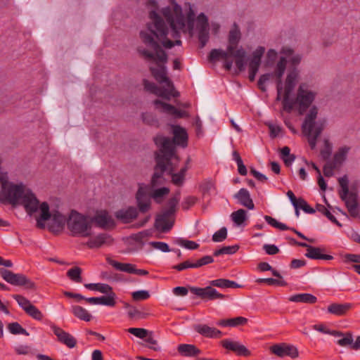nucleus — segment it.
<instances>
[{
	"label": "nucleus",
	"mask_w": 360,
	"mask_h": 360,
	"mask_svg": "<svg viewBox=\"0 0 360 360\" xmlns=\"http://www.w3.org/2000/svg\"><path fill=\"white\" fill-rule=\"evenodd\" d=\"M176 349L182 356L196 357L202 353L198 347L192 344H180Z\"/></svg>",
	"instance_id": "cd10ccee"
},
{
	"label": "nucleus",
	"mask_w": 360,
	"mask_h": 360,
	"mask_svg": "<svg viewBox=\"0 0 360 360\" xmlns=\"http://www.w3.org/2000/svg\"><path fill=\"white\" fill-rule=\"evenodd\" d=\"M349 147L343 146L338 149L334 154L333 160L332 161L335 165H341L347 158V155L349 150Z\"/></svg>",
	"instance_id": "c03bdc74"
},
{
	"label": "nucleus",
	"mask_w": 360,
	"mask_h": 360,
	"mask_svg": "<svg viewBox=\"0 0 360 360\" xmlns=\"http://www.w3.org/2000/svg\"><path fill=\"white\" fill-rule=\"evenodd\" d=\"M229 56H233L235 58V64L239 72H243L245 70V58L246 56V53L242 48L237 49L232 53H229Z\"/></svg>",
	"instance_id": "f704fd0d"
},
{
	"label": "nucleus",
	"mask_w": 360,
	"mask_h": 360,
	"mask_svg": "<svg viewBox=\"0 0 360 360\" xmlns=\"http://www.w3.org/2000/svg\"><path fill=\"white\" fill-rule=\"evenodd\" d=\"M314 328L325 334H329L335 337L343 336L344 333L339 330H330L323 324L315 325Z\"/></svg>",
	"instance_id": "4d7b16f0"
},
{
	"label": "nucleus",
	"mask_w": 360,
	"mask_h": 360,
	"mask_svg": "<svg viewBox=\"0 0 360 360\" xmlns=\"http://www.w3.org/2000/svg\"><path fill=\"white\" fill-rule=\"evenodd\" d=\"M281 157L286 167H290L295 159L294 154H290V149L288 146H284L281 149Z\"/></svg>",
	"instance_id": "a18cd8bd"
},
{
	"label": "nucleus",
	"mask_w": 360,
	"mask_h": 360,
	"mask_svg": "<svg viewBox=\"0 0 360 360\" xmlns=\"http://www.w3.org/2000/svg\"><path fill=\"white\" fill-rule=\"evenodd\" d=\"M354 304L333 302L328 306L327 311L337 316H344L353 308Z\"/></svg>",
	"instance_id": "aec40b11"
},
{
	"label": "nucleus",
	"mask_w": 360,
	"mask_h": 360,
	"mask_svg": "<svg viewBox=\"0 0 360 360\" xmlns=\"http://www.w3.org/2000/svg\"><path fill=\"white\" fill-rule=\"evenodd\" d=\"M170 129L172 138L159 136V168L162 170L165 169V166L170 160L180 162L177 147L186 148L188 146V134L184 127L179 124H171Z\"/></svg>",
	"instance_id": "7ed1b4c3"
},
{
	"label": "nucleus",
	"mask_w": 360,
	"mask_h": 360,
	"mask_svg": "<svg viewBox=\"0 0 360 360\" xmlns=\"http://www.w3.org/2000/svg\"><path fill=\"white\" fill-rule=\"evenodd\" d=\"M316 97L313 91L305 90L300 85L297 90L296 101L299 103V113L302 115L310 107Z\"/></svg>",
	"instance_id": "9b49d317"
},
{
	"label": "nucleus",
	"mask_w": 360,
	"mask_h": 360,
	"mask_svg": "<svg viewBox=\"0 0 360 360\" xmlns=\"http://www.w3.org/2000/svg\"><path fill=\"white\" fill-rule=\"evenodd\" d=\"M240 247L238 245H234L231 246H224L221 248L219 250H216L213 255L215 257H218L221 255H233L236 253Z\"/></svg>",
	"instance_id": "8fccbe9b"
},
{
	"label": "nucleus",
	"mask_w": 360,
	"mask_h": 360,
	"mask_svg": "<svg viewBox=\"0 0 360 360\" xmlns=\"http://www.w3.org/2000/svg\"><path fill=\"white\" fill-rule=\"evenodd\" d=\"M323 251L324 249L311 246L307 249L305 256L311 259L332 260L333 259L332 255L323 253Z\"/></svg>",
	"instance_id": "c756f323"
},
{
	"label": "nucleus",
	"mask_w": 360,
	"mask_h": 360,
	"mask_svg": "<svg viewBox=\"0 0 360 360\" xmlns=\"http://www.w3.org/2000/svg\"><path fill=\"white\" fill-rule=\"evenodd\" d=\"M67 226L73 237H89L92 234L90 218L72 210L67 220Z\"/></svg>",
	"instance_id": "6e6552de"
},
{
	"label": "nucleus",
	"mask_w": 360,
	"mask_h": 360,
	"mask_svg": "<svg viewBox=\"0 0 360 360\" xmlns=\"http://www.w3.org/2000/svg\"><path fill=\"white\" fill-rule=\"evenodd\" d=\"M199 48L202 49L209 41V29L198 30Z\"/></svg>",
	"instance_id": "680f3d73"
},
{
	"label": "nucleus",
	"mask_w": 360,
	"mask_h": 360,
	"mask_svg": "<svg viewBox=\"0 0 360 360\" xmlns=\"http://www.w3.org/2000/svg\"><path fill=\"white\" fill-rule=\"evenodd\" d=\"M194 330L201 335L209 338H219L222 336L221 331L205 324L196 325Z\"/></svg>",
	"instance_id": "b1692460"
},
{
	"label": "nucleus",
	"mask_w": 360,
	"mask_h": 360,
	"mask_svg": "<svg viewBox=\"0 0 360 360\" xmlns=\"http://www.w3.org/2000/svg\"><path fill=\"white\" fill-rule=\"evenodd\" d=\"M339 184L341 187L340 191V197L341 199H345L349 195V181L347 176H344L338 179Z\"/></svg>",
	"instance_id": "603ef678"
},
{
	"label": "nucleus",
	"mask_w": 360,
	"mask_h": 360,
	"mask_svg": "<svg viewBox=\"0 0 360 360\" xmlns=\"http://www.w3.org/2000/svg\"><path fill=\"white\" fill-rule=\"evenodd\" d=\"M227 237V229L226 227L221 228L219 231H216L212 236V240L214 242H222Z\"/></svg>",
	"instance_id": "774afa93"
},
{
	"label": "nucleus",
	"mask_w": 360,
	"mask_h": 360,
	"mask_svg": "<svg viewBox=\"0 0 360 360\" xmlns=\"http://www.w3.org/2000/svg\"><path fill=\"white\" fill-rule=\"evenodd\" d=\"M232 221L237 225H242L246 220V211L243 209H239L236 212H233L231 215Z\"/></svg>",
	"instance_id": "de8ad7c7"
},
{
	"label": "nucleus",
	"mask_w": 360,
	"mask_h": 360,
	"mask_svg": "<svg viewBox=\"0 0 360 360\" xmlns=\"http://www.w3.org/2000/svg\"><path fill=\"white\" fill-rule=\"evenodd\" d=\"M270 350L279 357L290 356L292 359H295L299 356V352L296 347L284 342L272 345Z\"/></svg>",
	"instance_id": "f8f14e48"
},
{
	"label": "nucleus",
	"mask_w": 360,
	"mask_h": 360,
	"mask_svg": "<svg viewBox=\"0 0 360 360\" xmlns=\"http://www.w3.org/2000/svg\"><path fill=\"white\" fill-rule=\"evenodd\" d=\"M159 108H161L163 112L176 118H184L189 116L188 112L179 110L173 105L161 101H159Z\"/></svg>",
	"instance_id": "393cba45"
},
{
	"label": "nucleus",
	"mask_w": 360,
	"mask_h": 360,
	"mask_svg": "<svg viewBox=\"0 0 360 360\" xmlns=\"http://www.w3.org/2000/svg\"><path fill=\"white\" fill-rule=\"evenodd\" d=\"M154 159L155 165L154 166V173L152 176L151 184L149 185L140 184L136 193V201L139 209L141 212H147L150 207V200L153 198L158 200V150L154 151Z\"/></svg>",
	"instance_id": "20e7f679"
},
{
	"label": "nucleus",
	"mask_w": 360,
	"mask_h": 360,
	"mask_svg": "<svg viewBox=\"0 0 360 360\" xmlns=\"http://www.w3.org/2000/svg\"><path fill=\"white\" fill-rule=\"evenodd\" d=\"M288 300L293 302H302L306 304H315L317 302V297L310 293H300L291 295Z\"/></svg>",
	"instance_id": "72a5a7b5"
},
{
	"label": "nucleus",
	"mask_w": 360,
	"mask_h": 360,
	"mask_svg": "<svg viewBox=\"0 0 360 360\" xmlns=\"http://www.w3.org/2000/svg\"><path fill=\"white\" fill-rule=\"evenodd\" d=\"M345 202L346 207L347 208L348 212L352 217H356L358 216V202L356 197L351 193L349 196L345 199H342Z\"/></svg>",
	"instance_id": "c9c22d12"
},
{
	"label": "nucleus",
	"mask_w": 360,
	"mask_h": 360,
	"mask_svg": "<svg viewBox=\"0 0 360 360\" xmlns=\"http://www.w3.org/2000/svg\"><path fill=\"white\" fill-rule=\"evenodd\" d=\"M13 299L18 302L20 307L25 311L32 304L26 297L20 295H13Z\"/></svg>",
	"instance_id": "052dcab7"
},
{
	"label": "nucleus",
	"mask_w": 360,
	"mask_h": 360,
	"mask_svg": "<svg viewBox=\"0 0 360 360\" xmlns=\"http://www.w3.org/2000/svg\"><path fill=\"white\" fill-rule=\"evenodd\" d=\"M9 332L13 335L22 334L26 336L29 335V333L23 328L18 322H13L8 325Z\"/></svg>",
	"instance_id": "3c124183"
},
{
	"label": "nucleus",
	"mask_w": 360,
	"mask_h": 360,
	"mask_svg": "<svg viewBox=\"0 0 360 360\" xmlns=\"http://www.w3.org/2000/svg\"><path fill=\"white\" fill-rule=\"evenodd\" d=\"M91 223L94 221L96 225L103 229L113 228L115 225L112 217L105 210H101L90 219Z\"/></svg>",
	"instance_id": "f3484780"
},
{
	"label": "nucleus",
	"mask_w": 360,
	"mask_h": 360,
	"mask_svg": "<svg viewBox=\"0 0 360 360\" xmlns=\"http://www.w3.org/2000/svg\"><path fill=\"white\" fill-rule=\"evenodd\" d=\"M229 56V53L227 50L226 51H224L220 49H214L210 52L207 60L210 63H214L221 58H226Z\"/></svg>",
	"instance_id": "37998d69"
},
{
	"label": "nucleus",
	"mask_w": 360,
	"mask_h": 360,
	"mask_svg": "<svg viewBox=\"0 0 360 360\" xmlns=\"http://www.w3.org/2000/svg\"><path fill=\"white\" fill-rule=\"evenodd\" d=\"M195 14L189 4V8L186 14V20H187V30L188 32H191L194 28V22H195Z\"/></svg>",
	"instance_id": "13d9d810"
},
{
	"label": "nucleus",
	"mask_w": 360,
	"mask_h": 360,
	"mask_svg": "<svg viewBox=\"0 0 360 360\" xmlns=\"http://www.w3.org/2000/svg\"><path fill=\"white\" fill-rule=\"evenodd\" d=\"M127 331L141 339H144L149 334V330L141 328H129Z\"/></svg>",
	"instance_id": "e2e57ef3"
},
{
	"label": "nucleus",
	"mask_w": 360,
	"mask_h": 360,
	"mask_svg": "<svg viewBox=\"0 0 360 360\" xmlns=\"http://www.w3.org/2000/svg\"><path fill=\"white\" fill-rule=\"evenodd\" d=\"M173 6V10L169 6L162 9L161 13L165 18L171 28V37L180 38V32H186V19L182 13L181 7L176 4L175 0H169Z\"/></svg>",
	"instance_id": "0eeeda50"
},
{
	"label": "nucleus",
	"mask_w": 360,
	"mask_h": 360,
	"mask_svg": "<svg viewBox=\"0 0 360 360\" xmlns=\"http://www.w3.org/2000/svg\"><path fill=\"white\" fill-rule=\"evenodd\" d=\"M138 212L135 207H129L126 210H120L115 212L117 219L124 223H129L137 217Z\"/></svg>",
	"instance_id": "c85d7f7f"
},
{
	"label": "nucleus",
	"mask_w": 360,
	"mask_h": 360,
	"mask_svg": "<svg viewBox=\"0 0 360 360\" xmlns=\"http://www.w3.org/2000/svg\"><path fill=\"white\" fill-rule=\"evenodd\" d=\"M287 65V59L285 57H281L279 60L278 61L276 68L272 73V75L275 76L278 81L277 85V99H280V96L283 90L282 86H281V78L285 72Z\"/></svg>",
	"instance_id": "4be33fe9"
},
{
	"label": "nucleus",
	"mask_w": 360,
	"mask_h": 360,
	"mask_svg": "<svg viewBox=\"0 0 360 360\" xmlns=\"http://www.w3.org/2000/svg\"><path fill=\"white\" fill-rule=\"evenodd\" d=\"M248 323V319L243 316H237L232 319H221L218 325L224 327H236L245 325Z\"/></svg>",
	"instance_id": "e433bc0d"
},
{
	"label": "nucleus",
	"mask_w": 360,
	"mask_h": 360,
	"mask_svg": "<svg viewBox=\"0 0 360 360\" xmlns=\"http://www.w3.org/2000/svg\"><path fill=\"white\" fill-rule=\"evenodd\" d=\"M221 345L224 348L236 353L238 356L248 357L251 355V352L245 346L237 341L224 339L221 341Z\"/></svg>",
	"instance_id": "dca6fc26"
},
{
	"label": "nucleus",
	"mask_w": 360,
	"mask_h": 360,
	"mask_svg": "<svg viewBox=\"0 0 360 360\" xmlns=\"http://www.w3.org/2000/svg\"><path fill=\"white\" fill-rule=\"evenodd\" d=\"M146 6L148 8H151L149 12V18L151 22L147 23L146 30L140 32V37L143 42L151 51L139 49V52L148 61L153 62L154 66H150V70L153 77L158 80V4L155 0H148Z\"/></svg>",
	"instance_id": "f03ea898"
},
{
	"label": "nucleus",
	"mask_w": 360,
	"mask_h": 360,
	"mask_svg": "<svg viewBox=\"0 0 360 360\" xmlns=\"http://www.w3.org/2000/svg\"><path fill=\"white\" fill-rule=\"evenodd\" d=\"M82 269L78 266H75L72 269H70L67 271V276L75 283H81L82 281Z\"/></svg>",
	"instance_id": "09e8293b"
},
{
	"label": "nucleus",
	"mask_w": 360,
	"mask_h": 360,
	"mask_svg": "<svg viewBox=\"0 0 360 360\" xmlns=\"http://www.w3.org/2000/svg\"><path fill=\"white\" fill-rule=\"evenodd\" d=\"M264 219L269 225L272 226L273 227L277 228L281 231L290 229V227H288L286 224L278 221L276 219H275L271 216L265 215Z\"/></svg>",
	"instance_id": "6e6d98bb"
},
{
	"label": "nucleus",
	"mask_w": 360,
	"mask_h": 360,
	"mask_svg": "<svg viewBox=\"0 0 360 360\" xmlns=\"http://www.w3.org/2000/svg\"><path fill=\"white\" fill-rule=\"evenodd\" d=\"M241 39V32L238 25L234 22L232 28L229 31L228 41L229 45L227 46V51L229 53H232L237 50V46Z\"/></svg>",
	"instance_id": "412c9836"
},
{
	"label": "nucleus",
	"mask_w": 360,
	"mask_h": 360,
	"mask_svg": "<svg viewBox=\"0 0 360 360\" xmlns=\"http://www.w3.org/2000/svg\"><path fill=\"white\" fill-rule=\"evenodd\" d=\"M318 114V108L316 106H312L309 110V114L306 116L302 126V131L303 134H310L312 132L315 126V120Z\"/></svg>",
	"instance_id": "5701e85b"
},
{
	"label": "nucleus",
	"mask_w": 360,
	"mask_h": 360,
	"mask_svg": "<svg viewBox=\"0 0 360 360\" xmlns=\"http://www.w3.org/2000/svg\"><path fill=\"white\" fill-rule=\"evenodd\" d=\"M108 296L100 297H88L85 299L86 302L91 304H103L105 306L114 307L115 302V293L114 292L106 293Z\"/></svg>",
	"instance_id": "a878e982"
},
{
	"label": "nucleus",
	"mask_w": 360,
	"mask_h": 360,
	"mask_svg": "<svg viewBox=\"0 0 360 360\" xmlns=\"http://www.w3.org/2000/svg\"><path fill=\"white\" fill-rule=\"evenodd\" d=\"M0 183L1 185V202H8L14 206L18 204L22 205L30 215L38 210L39 201L32 191L23 184L8 185V176L4 174H0Z\"/></svg>",
	"instance_id": "f257e3e1"
},
{
	"label": "nucleus",
	"mask_w": 360,
	"mask_h": 360,
	"mask_svg": "<svg viewBox=\"0 0 360 360\" xmlns=\"http://www.w3.org/2000/svg\"><path fill=\"white\" fill-rule=\"evenodd\" d=\"M175 243L188 250H196L199 248V244L193 240H188L182 238H176Z\"/></svg>",
	"instance_id": "864d4df0"
},
{
	"label": "nucleus",
	"mask_w": 360,
	"mask_h": 360,
	"mask_svg": "<svg viewBox=\"0 0 360 360\" xmlns=\"http://www.w3.org/2000/svg\"><path fill=\"white\" fill-rule=\"evenodd\" d=\"M179 200V193H177L161 205V211L159 212V234L168 233L173 228Z\"/></svg>",
	"instance_id": "423d86ee"
},
{
	"label": "nucleus",
	"mask_w": 360,
	"mask_h": 360,
	"mask_svg": "<svg viewBox=\"0 0 360 360\" xmlns=\"http://www.w3.org/2000/svg\"><path fill=\"white\" fill-rule=\"evenodd\" d=\"M153 226L155 229H148L141 231L134 235V239L141 243H146L147 241V238L152 236L153 233L155 231V229H158V214L154 217Z\"/></svg>",
	"instance_id": "4c0bfd02"
},
{
	"label": "nucleus",
	"mask_w": 360,
	"mask_h": 360,
	"mask_svg": "<svg viewBox=\"0 0 360 360\" xmlns=\"http://www.w3.org/2000/svg\"><path fill=\"white\" fill-rule=\"evenodd\" d=\"M51 221L49 224V229L53 233L60 232L67 223L68 219L60 212L53 210L51 217Z\"/></svg>",
	"instance_id": "a211bd4d"
},
{
	"label": "nucleus",
	"mask_w": 360,
	"mask_h": 360,
	"mask_svg": "<svg viewBox=\"0 0 360 360\" xmlns=\"http://www.w3.org/2000/svg\"><path fill=\"white\" fill-rule=\"evenodd\" d=\"M113 243L112 238L108 233H100L91 238L86 243L88 248H99L103 245H111Z\"/></svg>",
	"instance_id": "6ab92c4d"
},
{
	"label": "nucleus",
	"mask_w": 360,
	"mask_h": 360,
	"mask_svg": "<svg viewBox=\"0 0 360 360\" xmlns=\"http://www.w3.org/2000/svg\"><path fill=\"white\" fill-rule=\"evenodd\" d=\"M131 297L134 301L140 302L148 299L150 294L147 290H138L131 293Z\"/></svg>",
	"instance_id": "338daca9"
},
{
	"label": "nucleus",
	"mask_w": 360,
	"mask_h": 360,
	"mask_svg": "<svg viewBox=\"0 0 360 360\" xmlns=\"http://www.w3.org/2000/svg\"><path fill=\"white\" fill-rule=\"evenodd\" d=\"M51 328L54 335L57 337V340L59 342L70 349L76 347L77 340L72 335L55 324L51 325Z\"/></svg>",
	"instance_id": "ddd939ff"
},
{
	"label": "nucleus",
	"mask_w": 360,
	"mask_h": 360,
	"mask_svg": "<svg viewBox=\"0 0 360 360\" xmlns=\"http://www.w3.org/2000/svg\"><path fill=\"white\" fill-rule=\"evenodd\" d=\"M108 263L117 270L129 274H134V268L136 266L135 264L129 263H121L112 259H109Z\"/></svg>",
	"instance_id": "58836bf2"
},
{
	"label": "nucleus",
	"mask_w": 360,
	"mask_h": 360,
	"mask_svg": "<svg viewBox=\"0 0 360 360\" xmlns=\"http://www.w3.org/2000/svg\"><path fill=\"white\" fill-rule=\"evenodd\" d=\"M179 96L180 93L175 89L173 82L167 76L166 66L159 63V98L170 101L172 98Z\"/></svg>",
	"instance_id": "1a4fd4ad"
},
{
	"label": "nucleus",
	"mask_w": 360,
	"mask_h": 360,
	"mask_svg": "<svg viewBox=\"0 0 360 360\" xmlns=\"http://www.w3.org/2000/svg\"><path fill=\"white\" fill-rule=\"evenodd\" d=\"M210 286L205 288L189 287L190 291L194 295L200 297L202 300H214L217 299H224L227 295L219 293L212 286L221 288H240L242 285L233 281L226 278H218L210 282Z\"/></svg>",
	"instance_id": "39448f33"
},
{
	"label": "nucleus",
	"mask_w": 360,
	"mask_h": 360,
	"mask_svg": "<svg viewBox=\"0 0 360 360\" xmlns=\"http://www.w3.org/2000/svg\"><path fill=\"white\" fill-rule=\"evenodd\" d=\"M72 312L76 317L85 321H90L92 319V316L86 309L78 305L72 307Z\"/></svg>",
	"instance_id": "ea45409f"
},
{
	"label": "nucleus",
	"mask_w": 360,
	"mask_h": 360,
	"mask_svg": "<svg viewBox=\"0 0 360 360\" xmlns=\"http://www.w3.org/2000/svg\"><path fill=\"white\" fill-rule=\"evenodd\" d=\"M265 52L264 46H258L252 53V58L249 63V66H255L259 68L261 59Z\"/></svg>",
	"instance_id": "a19ab883"
},
{
	"label": "nucleus",
	"mask_w": 360,
	"mask_h": 360,
	"mask_svg": "<svg viewBox=\"0 0 360 360\" xmlns=\"http://www.w3.org/2000/svg\"><path fill=\"white\" fill-rule=\"evenodd\" d=\"M179 163V162H176V160H170V162L165 166V169L162 170L161 168H159V179L162 177L164 172H167V174L172 177V183L175 186H181L185 178L179 172H174Z\"/></svg>",
	"instance_id": "2eb2a0df"
},
{
	"label": "nucleus",
	"mask_w": 360,
	"mask_h": 360,
	"mask_svg": "<svg viewBox=\"0 0 360 360\" xmlns=\"http://www.w3.org/2000/svg\"><path fill=\"white\" fill-rule=\"evenodd\" d=\"M256 283H266L269 285H280V286H285L287 285V283L283 280L275 279L273 278H258L256 280Z\"/></svg>",
	"instance_id": "5fc2aeb1"
},
{
	"label": "nucleus",
	"mask_w": 360,
	"mask_h": 360,
	"mask_svg": "<svg viewBox=\"0 0 360 360\" xmlns=\"http://www.w3.org/2000/svg\"><path fill=\"white\" fill-rule=\"evenodd\" d=\"M278 53L276 50L271 49L266 53L265 65L266 66L271 67L274 65L277 59Z\"/></svg>",
	"instance_id": "69168bd1"
},
{
	"label": "nucleus",
	"mask_w": 360,
	"mask_h": 360,
	"mask_svg": "<svg viewBox=\"0 0 360 360\" xmlns=\"http://www.w3.org/2000/svg\"><path fill=\"white\" fill-rule=\"evenodd\" d=\"M298 77V70L297 68H290L285 79V91L286 94H290L295 86V82Z\"/></svg>",
	"instance_id": "473e14b6"
},
{
	"label": "nucleus",
	"mask_w": 360,
	"mask_h": 360,
	"mask_svg": "<svg viewBox=\"0 0 360 360\" xmlns=\"http://www.w3.org/2000/svg\"><path fill=\"white\" fill-rule=\"evenodd\" d=\"M198 202V198L193 195L187 196L184 199L181 204L183 210H188L191 207L194 206Z\"/></svg>",
	"instance_id": "0e129e2a"
},
{
	"label": "nucleus",
	"mask_w": 360,
	"mask_h": 360,
	"mask_svg": "<svg viewBox=\"0 0 360 360\" xmlns=\"http://www.w3.org/2000/svg\"><path fill=\"white\" fill-rule=\"evenodd\" d=\"M234 198L238 200V202L248 208L252 210L255 207V205L252 199L250 197L249 191L246 188H240L235 195Z\"/></svg>",
	"instance_id": "bb28decb"
},
{
	"label": "nucleus",
	"mask_w": 360,
	"mask_h": 360,
	"mask_svg": "<svg viewBox=\"0 0 360 360\" xmlns=\"http://www.w3.org/2000/svg\"><path fill=\"white\" fill-rule=\"evenodd\" d=\"M316 210L326 216L332 223L336 224L339 227H342V224L337 220L333 214L327 210L324 205L316 204Z\"/></svg>",
	"instance_id": "49530a36"
},
{
	"label": "nucleus",
	"mask_w": 360,
	"mask_h": 360,
	"mask_svg": "<svg viewBox=\"0 0 360 360\" xmlns=\"http://www.w3.org/2000/svg\"><path fill=\"white\" fill-rule=\"evenodd\" d=\"M344 338L339 339L337 343L342 347L349 345L350 348L354 350L360 349V335L357 336L354 342H353L352 334L349 332L344 333Z\"/></svg>",
	"instance_id": "7c9ffc66"
},
{
	"label": "nucleus",
	"mask_w": 360,
	"mask_h": 360,
	"mask_svg": "<svg viewBox=\"0 0 360 360\" xmlns=\"http://www.w3.org/2000/svg\"><path fill=\"white\" fill-rule=\"evenodd\" d=\"M39 210L41 214L40 217L37 219V226L39 229H43L45 228L44 221L51 219L52 212H50L49 205L46 202H43L40 205Z\"/></svg>",
	"instance_id": "2f4dec72"
},
{
	"label": "nucleus",
	"mask_w": 360,
	"mask_h": 360,
	"mask_svg": "<svg viewBox=\"0 0 360 360\" xmlns=\"http://www.w3.org/2000/svg\"><path fill=\"white\" fill-rule=\"evenodd\" d=\"M168 27L166 25L163 18L159 15V42L166 49H172L174 45H180L181 41L179 38H175L174 41L167 38L168 34Z\"/></svg>",
	"instance_id": "4468645a"
},
{
	"label": "nucleus",
	"mask_w": 360,
	"mask_h": 360,
	"mask_svg": "<svg viewBox=\"0 0 360 360\" xmlns=\"http://www.w3.org/2000/svg\"><path fill=\"white\" fill-rule=\"evenodd\" d=\"M84 287L89 290H96L101 293L113 292L112 287L106 283H86L84 284Z\"/></svg>",
	"instance_id": "79ce46f5"
},
{
	"label": "nucleus",
	"mask_w": 360,
	"mask_h": 360,
	"mask_svg": "<svg viewBox=\"0 0 360 360\" xmlns=\"http://www.w3.org/2000/svg\"><path fill=\"white\" fill-rule=\"evenodd\" d=\"M26 314L32 318L41 321L43 319V314L34 305L32 304L28 309H26Z\"/></svg>",
	"instance_id": "bf43d9fd"
},
{
	"label": "nucleus",
	"mask_w": 360,
	"mask_h": 360,
	"mask_svg": "<svg viewBox=\"0 0 360 360\" xmlns=\"http://www.w3.org/2000/svg\"><path fill=\"white\" fill-rule=\"evenodd\" d=\"M0 275L7 283L17 286H25L29 290H35L36 285L22 274H15L10 270L1 268L0 269Z\"/></svg>",
	"instance_id": "9d476101"
}]
</instances>
